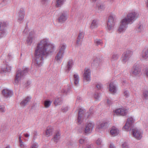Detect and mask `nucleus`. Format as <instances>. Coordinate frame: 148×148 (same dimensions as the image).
<instances>
[{
	"label": "nucleus",
	"mask_w": 148,
	"mask_h": 148,
	"mask_svg": "<svg viewBox=\"0 0 148 148\" xmlns=\"http://www.w3.org/2000/svg\"><path fill=\"white\" fill-rule=\"evenodd\" d=\"M94 96L95 98L97 99H99L100 97L99 94L98 93V92H96L95 93Z\"/></svg>",
	"instance_id": "obj_41"
},
{
	"label": "nucleus",
	"mask_w": 148,
	"mask_h": 148,
	"mask_svg": "<svg viewBox=\"0 0 148 148\" xmlns=\"http://www.w3.org/2000/svg\"><path fill=\"white\" fill-rule=\"evenodd\" d=\"M132 133L134 137L138 140H140L142 137V134L138 129H133Z\"/></svg>",
	"instance_id": "obj_10"
},
{
	"label": "nucleus",
	"mask_w": 148,
	"mask_h": 148,
	"mask_svg": "<svg viewBox=\"0 0 148 148\" xmlns=\"http://www.w3.org/2000/svg\"><path fill=\"white\" fill-rule=\"evenodd\" d=\"M47 0H42V2L43 4H45L47 2Z\"/></svg>",
	"instance_id": "obj_62"
},
{
	"label": "nucleus",
	"mask_w": 148,
	"mask_h": 148,
	"mask_svg": "<svg viewBox=\"0 0 148 148\" xmlns=\"http://www.w3.org/2000/svg\"><path fill=\"white\" fill-rule=\"evenodd\" d=\"M31 99L30 96L27 97L20 103L21 106L23 107L25 106L30 101Z\"/></svg>",
	"instance_id": "obj_20"
},
{
	"label": "nucleus",
	"mask_w": 148,
	"mask_h": 148,
	"mask_svg": "<svg viewBox=\"0 0 148 148\" xmlns=\"http://www.w3.org/2000/svg\"><path fill=\"white\" fill-rule=\"evenodd\" d=\"M64 0H56V6L57 7H60L63 5Z\"/></svg>",
	"instance_id": "obj_32"
},
{
	"label": "nucleus",
	"mask_w": 148,
	"mask_h": 148,
	"mask_svg": "<svg viewBox=\"0 0 148 148\" xmlns=\"http://www.w3.org/2000/svg\"><path fill=\"white\" fill-rule=\"evenodd\" d=\"M53 131V128L51 127H48L46 131V134L47 136H49L52 135Z\"/></svg>",
	"instance_id": "obj_26"
},
{
	"label": "nucleus",
	"mask_w": 148,
	"mask_h": 148,
	"mask_svg": "<svg viewBox=\"0 0 148 148\" xmlns=\"http://www.w3.org/2000/svg\"><path fill=\"white\" fill-rule=\"evenodd\" d=\"M98 21L97 20L94 19L92 21L90 27L91 29H93L94 28L97 27H98Z\"/></svg>",
	"instance_id": "obj_24"
},
{
	"label": "nucleus",
	"mask_w": 148,
	"mask_h": 148,
	"mask_svg": "<svg viewBox=\"0 0 148 148\" xmlns=\"http://www.w3.org/2000/svg\"><path fill=\"white\" fill-rule=\"evenodd\" d=\"M90 71L89 69H85L83 75L84 80L90 82Z\"/></svg>",
	"instance_id": "obj_11"
},
{
	"label": "nucleus",
	"mask_w": 148,
	"mask_h": 148,
	"mask_svg": "<svg viewBox=\"0 0 148 148\" xmlns=\"http://www.w3.org/2000/svg\"><path fill=\"white\" fill-rule=\"evenodd\" d=\"M107 103L109 105H112L113 103V101L109 99L107 100Z\"/></svg>",
	"instance_id": "obj_51"
},
{
	"label": "nucleus",
	"mask_w": 148,
	"mask_h": 148,
	"mask_svg": "<svg viewBox=\"0 0 148 148\" xmlns=\"http://www.w3.org/2000/svg\"><path fill=\"white\" fill-rule=\"evenodd\" d=\"M38 145L37 143H34L31 146L30 148H37Z\"/></svg>",
	"instance_id": "obj_48"
},
{
	"label": "nucleus",
	"mask_w": 148,
	"mask_h": 148,
	"mask_svg": "<svg viewBox=\"0 0 148 148\" xmlns=\"http://www.w3.org/2000/svg\"><path fill=\"white\" fill-rule=\"evenodd\" d=\"M143 95L145 99H148V91L147 90L144 91L143 92Z\"/></svg>",
	"instance_id": "obj_39"
},
{
	"label": "nucleus",
	"mask_w": 148,
	"mask_h": 148,
	"mask_svg": "<svg viewBox=\"0 0 148 148\" xmlns=\"http://www.w3.org/2000/svg\"><path fill=\"white\" fill-rule=\"evenodd\" d=\"M94 124L92 123H89L86 124L85 127L82 128V131L80 132H83L84 134L86 135L90 133L92 131L94 127Z\"/></svg>",
	"instance_id": "obj_5"
},
{
	"label": "nucleus",
	"mask_w": 148,
	"mask_h": 148,
	"mask_svg": "<svg viewBox=\"0 0 148 148\" xmlns=\"http://www.w3.org/2000/svg\"><path fill=\"white\" fill-rule=\"evenodd\" d=\"M51 103V101L49 100H46L43 103L44 106L45 108H48L50 106Z\"/></svg>",
	"instance_id": "obj_34"
},
{
	"label": "nucleus",
	"mask_w": 148,
	"mask_h": 148,
	"mask_svg": "<svg viewBox=\"0 0 148 148\" xmlns=\"http://www.w3.org/2000/svg\"><path fill=\"white\" fill-rule=\"evenodd\" d=\"M28 68H25L22 72L20 69H18L15 77L14 82V84H17L20 80L24 78L25 74L28 72Z\"/></svg>",
	"instance_id": "obj_3"
},
{
	"label": "nucleus",
	"mask_w": 148,
	"mask_h": 148,
	"mask_svg": "<svg viewBox=\"0 0 148 148\" xmlns=\"http://www.w3.org/2000/svg\"><path fill=\"white\" fill-rule=\"evenodd\" d=\"M102 87V85L100 83L96 85V88L99 90L101 89Z\"/></svg>",
	"instance_id": "obj_46"
},
{
	"label": "nucleus",
	"mask_w": 148,
	"mask_h": 148,
	"mask_svg": "<svg viewBox=\"0 0 148 148\" xmlns=\"http://www.w3.org/2000/svg\"><path fill=\"white\" fill-rule=\"evenodd\" d=\"M87 143V140L86 138H81L79 140V143L80 144H83Z\"/></svg>",
	"instance_id": "obj_38"
},
{
	"label": "nucleus",
	"mask_w": 148,
	"mask_h": 148,
	"mask_svg": "<svg viewBox=\"0 0 148 148\" xmlns=\"http://www.w3.org/2000/svg\"><path fill=\"white\" fill-rule=\"evenodd\" d=\"M66 47V45H63L61 47L59 51L55 57V60L58 62L60 63L61 62L64 53V50Z\"/></svg>",
	"instance_id": "obj_4"
},
{
	"label": "nucleus",
	"mask_w": 148,
	"mask_h": 148,
	"mask_svg": "<svg viewBox=\"0 0 148 148\" xmlns=\"http://www.w3.org/2000/svg\"><path fill=\"white\" fill-rule=\"evenodd\" d=\"M60 132L59 131H57L55 132L53 139L56 143H57L58 141L60 139Z\"/></svg>",
	"instance_id": "obj_19"
},
{
	"label": "nucleus",
	"mask_w": 148,
	"mask_h": 148,
	"mask_svg": "<svg viewBox=\"0 0 148 148\" xmlns=\"http://www.w3.org/2000/svg\"><path fill=\"white\" fill-rule=\"evenodd\" d=\"M142 27L141 25H140L138 28V31L139 32H141L142 30Z\"/></svg>",
	"instance_id": "obj_57"
},
{
	"label": "nucleus",
	"mask_w": 148,
	"mask_h": 148,
	"mask_svg": "<svg viewBox=\"0 0 148 148\" xmlns=\"http://www.w3.org/2000/svg\"><path fill=\"white\" fill-rule=\"evenodd\" d=\"M102 61L99 58H95L93 62L92 63V65L95 66L96 68H98L102 64Z\"/></svg>",
	"instance_id": "obj_15"
},
{
	"label": "nucleus",
	"mask_w": 148,
	"mask_h": 148,
	"mask_svg": "<svg viewBox=\"0 0 148 148\" xmlns=\"http://www.w3.org/2000/svg\"><path fill=\"white\" fill-rule=\"evenodd\" d=\"M136 14L137 13L135 12H129L127 14V17L121 21L118 31L119 33L125 32L127 27L128 24L130 23L131 24L136 20Z\"/></svg>",
	"instance_id": "obj_2"
},
{
	"label": "nucleus",
	"mask_w": 148,
	"mask_h": 148,
	"mask_svg": "<svg viewBox=\"0 0 148 148\" xmlns=\"http://www.w3.org/2000/svg\"><path fill=\"white\" fill-rule=\"evenodd\" d=\"M108 123L107 122H103V123H101L100 125L99 126V129H101L103 128H106L107 127Z\"/></svg>",
	"instance_id": "obj_36"
},
{
	"label": "nucleus",
	"mask_w": 148,
	"mask_h": 148,
	"mask_svg": "<svg viewBox=\"0 0 148 148\" xmlns=\"http://www.w3.org/2000/svg\"><path fill=\"white\" fill-rule=\"evenodd\" d=\"M19 142L20 144L21 143H22L23 142H22V141L21 140V139L20 140H19Z\"/></svg>",
	"instance_id": "obj_63"
},
{
	"label": "nucleus",
	"mask_w": 148,
	"mask_h": 148,
	"mask_svg": "<svg viewBox=\"0 0 148 148\" xmlns=\"http://www.w3.org/2000/svg\"><path fill=\"white\" fill-rule=\"evenodd\" d=\"M94 43L96 46H102L103 44L102 41L100 39H96L94 40Z\"/></svg>",
	"instance_id": "obj_30"
},
{
	"label": "nucleus",
	"mask_w": 148,
	"mask_h": 148,
	"mask_svg": "<svg viewBox=\"0 0 148 148\" xmlns=\"http://www.w3.org/2000/svg\"><path fill=\"white\" fill-rule=\"evenodd\" d=\"M74 83L75 85H77L79 81V75L77 74H74L73 75Z\"/></svg>",
	"instance_id": "obj_31"
},
{
	"label": "nucleus",
	"mask_w": 148,
	"mask_h": 148,
	"mask_svg": "<svg viewBox=\"0 0 148 148\" xmlns=\"http://www.w3.org/2000/svg\"><path fill=\"white\" fill-rule=\"evenodd\" d=\"M127 112V110L125 109L119 108L116 110L115 112L118 114L124 116L126 115Z\"/></svg>",
	"instance_id": "obj_18"
},
{
	"label": "nucleus",
	"mask_w": 148,
	"mask_h": 148,
	"mask_svg": "<svg viewBox=\"0 0 148 148\" xmlns=\"http://www.w3.org/2000/svg\"><path fill=\"white\" fill-rule=\"evenodd\" d=\"M0 112H5V106H0Z\"/></svg>",
	"instance_id": "obj_45"
},
{
	"label": "nucleus",
	"mask_w": 148,
	"mask_h": 148,
	"mask_svg": "<svg viewBox=\"0 0 148 148\" xmlns=\"http://www.w3.org/2000/svg\"><path fill=\"white\" fill-rule=\"evenodd\" d=\"M68 109V107H63L62 108V110L63 112H66L67 111Z\"/></svg>",
	"instance_id": "obj_49"
},
{
	"label": "nucleus",
	"mask_w": 148,
	"mask_h": 148,
	"mask_svg": "<svg viewBox=\"0 0 148 148\" xmlns=\"http://www.w3.org/2000/svg\"><path fill=\"white\" fill-rule=\"evenodd\" d=\"M34 137L33 139L34 138H35V137L37 135V132H34Z\"/></svg>",
	"instance_id": "obj_58"
},
{
	"label": "nucleus",
	"mask_w": 148,
	"mask_h": 148,
	"mask_svg": "<svg viewBox=\"0 0 148 148\" xmlns=\"http://www.w3.org/2000/svg\"><path fill=\"white\" fill-rule=\"evenodd\" d=\"M1 93L2 95L6 98L10 97L13 95V92L12 91L7 89H4L2 90Z\"/></svg>",
	"instance_id": "obj_12"
},
{
	"label": "nucleus",
	"mask_w": 148,
	"mask_h": 148,
	"mask_svg": "<svg viewBox=\"0 0 148 148\" xmlns=\"http://www.w3.org/2000/svg\"><path fill=\"white\" fill-rule=\"evenodd\" d=\"M85 111L82 108H80L78 111V116L77 117V122L79 124H81L82 121V120L84 118Z\"/></svg>",
	"instance_id": "obj_13"
},
{
	"label": "nucleus",
	"mask_w": 148,
	"mask_h": 148,
	"mask_svg": "<svg viewBox=\"0 0 148 148\" xmlns=\"http://www.w3.org/2000/svg\"><path fill=\"white\" fill-rule=\"evenodd\" d=\"M25 15V11L23 8H21L18 13V21L19 23L22 21L24 18Z\"/></svg>",
	"instance_id": "obj_17"
},
{
	"label": "nucleus",
	"mask_w": 148,
	"mask_h": 148,
	"mask_svg": "<svg viewBox=\"0 0 148 148\" xmlns=\"http://www.w3.org/2000/svg\"><path fill=\"white\" fill-rule=\"evenodd\" d=\"M96 7L98 10H103L105 8V5L103 3H97L96 4Z\"/></svg>",
	"instance_id": "obj_33"
},
{
	"label": "nucleus",
	"mask_w": 148,
	"mask_h": 148,
	"mask_svg": "<svg viewBox=\"0 0 148 148\" xmlns=\"http://www.w3.org/2000/svg\"><path fill=\"white\" fill-rule=\"evenodd\" d=\"M135 120L132 117L128 118L123 129H125L126 131L130 130L133 127Z\"/></svg>",
	"instance_id": "obj_6"
},
{
	"label": "nucleus",
	"mask_w": 148,
	"mask_h": 148,
	"mask_svg": "<svg viewBox=\"0 0 148 148\" xmlns=\"http://www.w3.org/2000/svg\"><path fill=\"white\" fill-rule=\"evenodd\" d=\"M34 37L29 36L27 40V42L28 45H30L32 43Z\"/></svg>",
	"instance_id": "obj_37"
},
{
	"label": "nucleus",
	"mask_w": 148,
	"mask_h": 148,
	"mask_svg": "<svg viewBox=\"0 0 148 148\" xmlns=\"http://www.w3.org/2000/svg\"><path fill=\"white\" fill-rule=\"evenodd\" d=\"M140 69L138 65H134L133 66V70L132 73L134 75H136L140 73Z\"/></svg>",
	"instance_id": "obj_21"
},
{
	"label": "nucleus",
	"mask_w": 148,
	"mask_h": 148,
	"mask_svg": "<svg viewBox=\"0 0 148 148\" xmlns=\"http://www.w3.org/2000/svg\"><path fill=\"white\" fill-rule=\"evenodd\" d=\"M132 55V52L130 51H127L123 55L122 61L123 63H125L129 60Z\"/></svg>",
	"instance_id": "obj_9"
},
{
	"label": "nucleus",
	"mask_w": 148,
	"mask_h": 148,
	"mask_svg": "<svg viewBox=\"0 0 148 148\" xmlns=\"http://www.w3.org/2000/svg\"><path fill=\"white\" fill-rule=\"evenodd\" d=\"M84 34L83 32L80 31L77 37L83 39L84 37Z\"/></svg>",
	"instance_id": "obj_40"
},
{
	"label": "nucleus",
	"mask_w": 148,
	"mask_h": 148,
	"mask_svg": "<svg viewBox=\"0 0 148 148\" xmlns=\"http://www.w3.org/2000/svg\"><path fill=\"white\" fill-rule=\"evenodd\" d=\"M11 70V66L7 64L6 66L4 68H2L1 69V73H6L7 72H10Z\"/></svg>",
	"instance_id": "obj_23"
},
{
	"label": "nucleus",
	"mask_w": 148,
	"mask_h": 148,
	"mask_svg": "<svg viewBox=\"0 0 148 148\" xmlns=\"http://www.w3.org/2000/svg\"><path fill=\"white\" fill-rule=\"evenodd\" d=\"M124 95L127 97L129 95L128 92L127 91H125L124 92Z\"/></svg>",
	"instance_id": "obj_55"
},
{
	"label": "nucleus",
	"mask_w": 148,
	"mask_h": 148,
	"mask_svg": "<svg viewBox=\"0 0 148 148\" xmlns=\"http://www.w3.org/2000/svg\"><path fill=\"white\" fill-rule=\"evenodd\" d=\"M82 98L79 97V96H78L77 98V100L79 101L82 100Z\"/></svg>",
	"instance_id": "obj_60"
},
{
	"label": "nucleus",
	"mask_w": 148,
	"mask_h": 148,
	"mask_svg": "<svg viewBox=\"0 0 148 148\" xmlns=\"http://www.w3.org/2000/svg\"><path fill=\"white\" fill-rule=\"evenodd\" d=\"M7 26L6 22H0V39L6 35V27Z\"/></svg>",
	"instance_id": "obj_7"
},
{
	"label": "nucleus",
	"mask_w": 148,
	"mask_h": 148,
	"mask_svg": "<svg viewBox=\"0 0 148 148\" xmlns=\"http://www.w3.org/2000/svg\"><path fill=\"white\" fill-rule=\"evenodd\" d=\"M28 24L27 23L26 24L24 30L23 32V33H25V34H27L28 33Z\"/></svg>",
	"instance_id": "obj_42"
},
{
	"label": "nucleus",
	"mask_w": 148,
	"mask_h": 148,
	"mask_svg": "<svg viewBox=\"0 0 148 148\" xmlns=\"http://www.w3.org/2000/svg\"><path fill=\"white\" fill-rule=\"evenodd\" d=\"M110 148H116L114 144L112 143H111L110 146Z\"/></svg>",
	"instance_id": "obj_56"
},
{
	"label": "nucleus",
	"mask_w": 148,
	"mask_h": 148,
	"mask_svg": "<svg viewBox=\"0 0 148 148\" xmlns=\"http://www.w3.org/2000/svg\"><path fill=\"white\" fill-rule=\"evenodd\" d=\"M109 90L113 94L115 93L116 91V86L113 83L111 82L109 85Z\"/></svg>",
	"instance_id": "obj_22"
},
{
	"label": "nucleus",
	"mask_w": 148,
	"mask_h": 148,
	"mask_svg": "<svg viewBox=\"0 0 148 148\" xmlns=\"http://www.w3.org/2000/svg\"><path fill=\"white\" fill-rule=\"evenodd\" d=\"M84 148H94L92 144L87 145Z\"/></svg>",
	"instance_id": "obj_47"
},
{
	"label": "nucleus",
	"mask_w": 148,
	"mask_h": 148,
	"mask_svg": "<svg viewBox=\"0 0 148 148\" xmlns=\"http://www.w3.org/2000/svg\"><path fill=\"white\" fill-rule=\"evenodd\" d=\"M88 115L87 116V118H89V117L90 116L93 114L92 112L90 110L88 112Z\"/></svg>",
	"instance_id": "obj_54"
},
{
	"label": "nucleus",
	"mask_w": 148,
	"mask_h": 148,
	"mask_svg": "<svg viewBox=\"0 0 148 148\" xmlns=\"http://www.w3.org/2000/svg\"><path fill=\"white\" fill-rule=\"evenodd\" d=\"M20 146L21 148H26V146L24 144L23 142L22 143L20 144Z\"/></svg>",
	"instance_id": "obj_53"
},
{
	"label": "nucleus",
	"mask_w": 148,
	"mask_h": 148,
	"mask_svg": "<svg viewBox=\"0 0 148 148\" xmlns=\"http://www.w3.org/2000/svg\"><path fill=\"white\" fill-rule=\"evenodd\" d=\"M102 142V140L100 138H98L97 140L96 143V144L98 145H100L101 144Z\"/></svg>",
	"instance_id": "obj_50"
},
{
	"label": "nucleus",
	"mask_w": 148,
	"mask_h": 148,
	"mask_svg": "<svg viewBox=\"0 0 148 148\" xmlns=\"http://www.w3.org/2000/svg\"><path fill=\"white\" fill-rule=\"evenodd\" d=\"M77 40L76 42V44L77 45H79L80 44H81V40L82 39L79 38L78 37H77Z\"/></svg>",
	"instance_id": "obj_43"
},
{
	"label": "nucleus",
	"mask_w": 148,
	"mask_h": 148,
	"mask_svg": "<svg viewBox=\"0 0 148 148\" xmlns=\"http://www.w3.org/2000/svg\"><path fill=\"white\" fill-rule=\"evenodd\" d=\"M34 32L33 31H31L29 33V36H32V37L34 38Z\"/></svg>",
	"instance_id": "obj_52"
},
{
	"label": "nucleus",
	"mask_w": 148,
	"mask_h": 148,
	"mask_svg": "<svg viewBox=\"0 0 148 148\" xmlns=\"http://www.w3.org/2000/svg\"><path fill=\"white\" fill-rule=\"evenodd\" d=\"M123 148H129L127 143L126 142H124L122 144Z\"/></svg>",
	"instance_id": "obj_44"
},
{
	"label": "nucleus",
	"mask_w": 148,
	"mask_h": 148,
	"mask_svg": "<svg viewBox=\"0 0 148 148\" xmlns=\"http://www.w3.org/2000/svg\"><path fill=\"white\" fill-rule=\"evenodd\" d=\"M62 99L61 97L57 98L54 101V103L56 106L62 104Z\"/></svg>",
	"instance_id": "obj_25"
},
{
	"label": "nucleus",
	"mask_w": 148,
	"mask_h": 148,
	"mask_svg": "<svg viewBox=\"0 0 148 148\" xmlns=\"http://www.w3.org/2000/svg\"><path fill=\"white\" fill-rule=\"evenodd\" d=\"M142 56L144 59H146L148 58V49H144L142 52Z\"/></svg>",
	"instance_id": "obj_28"
},
{
	"label": "nucleus",
	"mask_w": 148,
	"mask_h": 148,
	"mask_svg": "<svg viewBox=\"0 0 148 148\" xmlns=\"http://www.w3.org/2000/svg\"><path fill=\"white\" fill-rule=\"evenodd\" d=\"M119 57V55L118 53H113L111 57V61H115L117 60Z\"/></svg>",
	"instance_id": "obj_29"
},
{
	"label": "nucleus",
	"mask_w": 148,
	"mask_h": 148,
	"mask_svg": "<svg viewBox=\"0 0 148 148\" xmlns=\"http://www.w3.org/2000/svg\"><path fill=\"white\" fill-rule=\"evenodd\" d=\"M145 73L146 75L148 77V68H147L145 69Z\"/></svg>",
	"instance_id": "obj_59"
},
{
	"label": "nucleus",
	"mask_w": 148,
	"mask_h": 148,
	"mask_svg": "<svg viewBox=\"0 0 148 148\" xmlns=\"http://www.w3.org/2000/svg\"><path fill=\"white\" fill-rule=\"evenodd\" d=\"M74 64L73 60L72 59L69 60L66 65L65 70L67 73L72 69Z\"/></svg>",
	"instance_id": "obj_14"
},
{
	"label": "nucleus",
	"mask_w": 148,
	"mask_h": 148,
	"mask_svg": "<svg viewBox=\"0 0 148 148\" xmlns=\"http://www.w3.org/2000/svg\"><path fill=\"white\" fill-rule=\"evenodd\" d=\"M54 46L49 44L48 40L44 39L38 43L34 52L35 60L32 64L36 67L42 65L44 59L51 55L54 51Z\"/></svg>",
	"instance_id": "obj_1"
},
{
	"label": "nucleus",
	"mask_w": 148,
	"mask_h": 148,
	"mask_svg": "<svg viewBox=\"0 0 148 148\" xmlns=\"http://www.w3.org/2000/svg\"><path fill=\"white\" fill-rule=\"evenodd\" d=\"M70 88V87L69 86H67L66 88L65 87L64 88H63L61 90V92L62 93L65 94H67L69 91Z\"/></svg>",
	"instance_id": "obj_35"
},
{
	"label": "nucleus",
	"mask_w": 148,
	"mask_h": 148,
	"mask_svg": "<svg viewBox=\"0 0 148 148\" xmlns=\"http://www.w3.org/2000/svg\"><path fill=\"white\" fill-rule=\"evenodd\" d=\"M110 133L112 136H115L118 135L119 133V131L116 128H112L110 131Z\"/></svg>",
	"instance_id": "obj_27"
},
{
	"label": "nucleus",
	"mask_w": 148,
	"mask_h": 148,
	"mask_svg": "<svg viewBox=\"0 0 148 148\" xmlns=\"http://www.w3.org/2000/svg\"><path fill=\"white\" fill-rule=\"evenodd\" d=\"M147 6L148 8V0H147Z\"/></svg>",
	"instance_id": "obj_64"
},
{
	"label": "nucleus",
	"mask_w": 148,
	"mask_h": 148,
	"mask_svg": "<svg viewBox=\"0 0 148 148\" xmlns=\"http://www.w3.org/2000/svg\"><path fill=\"white\" fill-rule=\"evenodd\" d=\"M24 135L25 137H29V135L27 133H26V134H24Z\"/></svg>",
	"instance_id": "obj_61"
},
{
	"label": "nucleus",
	"mask_w": 148,
	"mask_h": 148,
	"mask_svg": "<svg viewBox=\"0 0 148 148\" xmlns=\"http://www.w3.org/2000/svg\"><path fill=\"white\" fill-rule=\"evenodd\" d=\"M67 18V15L64 12L61 13L58 17V21L62 23L65 22Z\"/></svg>",
	"instance_id": "obj_16"
},
{
	"label": "nucleus",
	"mask_w": 148,
	"mask_h": 148,
	"mask_svg": "<svg viewBox=\"0 0 148 148\" xmlns=\"http://www.w3.org/2000/svg\"><path fill=\"white\" fill-rule=\"evenodd\" d=\"M114 25V16L111 15L108 17L107 23V28L108 30H112Z\"/></svg>",
	"instance_id": "obj_8"
}]
</instances>
